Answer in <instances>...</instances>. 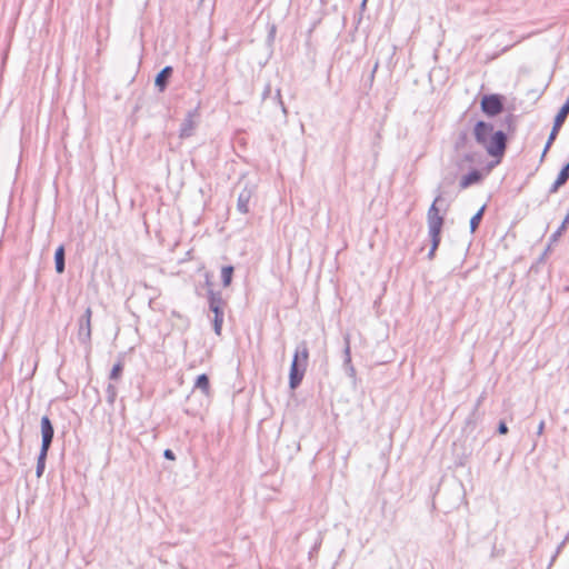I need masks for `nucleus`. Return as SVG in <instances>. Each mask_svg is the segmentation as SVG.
<instances>
[{
	"label": "nucleus",
	"mask_w": 569,
	"mask_h": 569,
	"mask_svg": "<svg viewBox=\"0 0 569 569\" xmlns=\"http://www.w3.org/2000/svg\"><path fill=\"white\" fill-rule=\"evenodd\" d=\"M345 342H346V346H345V350H343V355H345L343 365L347 368L349 376L353 377L356 375V370L351 362V351H350L349 338H346Z\"/></svg>",
	"instance_id": "obj_16"
},
{
	"label": "nucleus",
	"mask_w": 569,
	"mask_h": 569,
	"mask_svg": "<svg viewBox=\"0 0 569 569\" xmlns=\"http://www.w3.org/2000/svg\"><path fill=\"white\" fill-rule=\"evenodd\" d=\"M274 100H276V101H277V103L280 106V108H281V110H282L283 114H287V108H286V106H284V103H283V101H282V99H281V91H280V89H277V91H276V96H274Z\"/></svg>",
	"instance_id": "obj_26"
},
{
	"label": "nucleus",
	"mask_w": 569,
	"mask_h": 569,
	"mask_svg": "<svg viewBox=\"0 0 569 569\" xmlns=\"http://www.w3.org/2000/svg\"><path fill=\"white\" fill-rule=\"evenodd\" d=\"M569 114V97L555 117V122L563 124Z\"/></svg>",
	"instance_id": "obj_20"
},
{
	"label": "nucleus",
	"mask_w": 569,
	"mask_h": 569,
	"mask_svg": "<svg viewBox=\"0 0 569 569\" xmlns=\"http://www.w3.org/2000/svg\"><path fill=\"white\" fill-rule=\"evenodd\" d=\"M568 223H569V221L563 219V221L561 222L559 228L550 236L549 241L556 242L558 240V238L562 234V232L567 230Z\"/></svg>",
	"instance_id": "obj_24"
},
{
	"label": "nucleus",
	"mask_w": 569,
	"mask_h": 569,
	"mask_svg": "<svg viewBox=\"0 0 569 569\" xmlns=\"http://www.w3.org/2000/svg\"><path fill=\"white\" fill-rule=\"evenodd\" d=\"M91 318L92 309L87 307L82 316L78 319V332L77 338L80 345H82L89 352L91 350Z\"/></svg>",
	"instance_id": "obj_4"
},
{
	"label": "nucleus",
	"mask_w": 569,
	"mask_h": 569,
	"mask_svg": "<svg viewBox=\"0 0 569 569\" xmlns=\"http://www.w3.org/2000/svg\"><path fill=\"white\" fill-rule=\"evenodd\" d=\"M194 388L199 389L204 396H209L211 392V388L208 375H199L194 381Z\"/></svg>",
	"instance_id": "obj_15"
},
{
	"label": "nucleus",
	"mask_w": 569,
	"mask_h": 569,
	"mask_svg": "<svg viewBox=\"0 0 569 569\" xmlns=\"http://www.w3.org/2000/svg\"><path fill=\"white\" fill-rule=\"evenodd\" d=\"M54 266L57 273H63L66 269V250L62 244H60L54 252Z\"/></svg>",
	"instance_id": "obj_13"
},
{
	"label": "nucleus",
	"mask_w": 569,
	"mask_h": 569,
	"mask_svg": "<svg viewBox=\"0 0 569 569\" xmlns=\"http://www.w3.org/2000/svg\"><path fill=\"white\" fill-rule=\"evenodd\" d=\"M203 0H200V2H202Z\"/></svg>",
	"instance_id": "obj_38"
},
{
	"label": "nucleus",
	"mask_w": 569,
	"mask_h": 569,
	"mask_svg": "<svg viewBox=\"0 0 569 569\" xmlns=\"http://www.w3.org/2000/svg\"><path fill=\"white\" fill-rule=\"evenodd\" d=\"M48 452H49V450L40 449V452H39L38 459H37V467H36L37 478H41L44 472Z\"/></svg>",
	"instance_id": "obj_17"
},
{
	"label": "nucleus",
	"mask_w": 569,
	"mask_h": 569,
	"mask_svg": "<svg viewBox=\"0 0 569 569\" xmlns=\"http://www.w3.org/2000/svg\"><path fill=\"white\" fill-rule=\"evenodd\" d=\"M483 174L478 169H472L469 173L461 177L459 186L460 189H467L472 184H478L482 181Z\"/></svg>",
	"instance_id": "obj_11"
},
{
	"label": "nucleus",
	"mask_w": 569,
	"mask_h": 569,
	"mask_svg": "<svg viewBox=\"0 0 569 569\" xmlns=\"http://www.w3.org/2000/svg\"><path fill=\"white\" fill-rule=\"evenodd\" d=\"M122 371H123V361L122 359H119L112 367L111 371H110V375H109V379L110 380H118L121 375H122Z\"/></svg>",
	"instance_id": "obj_22"
},
{
	"label": "nucleus",
	"mask_w": 569,
	"mask_h": 569,
	"mask_svg": "<svg viewBox=\"0 0 569 569\" xmlns=\"http://www.w3.org/2000/svg\"><path fill=\"white\" fill-rule=\"evenodd\" d=\"M481 111L488 117H496L503 110V97L497 93L485 94L480 100Z\"/></svg>",
	"instance_id": "obj_5"
},
{
	"label": "nucleus",
	"mask_w": 569,
	"mask_h": 569,
	"mask_svg": "<svg viewBox=\"0 0 569 569\" xmlns=\"http://www.w3.org/2000/svg\"><path fill=\"white\" fill-rule=\"evenodd\" d=\"M271 96V84L270 83H267L264 86V89L262 91V100H266L267 98H269Z\"/></svg>",
	"instance_id": "obj_28"
},
{
	"label": "nucleus",
	"mask_w": 569,
	"mask_h": 569,
	"mask_svg": "<svg viewBox=\"0 0 569 569\" xmlns=\"http://www.w3.org/2000/svg\"><path fill=\"white\" fill-rule=\"evenodd\" d=\"M486 210V204H483L470 219V232L475 233L478 229Z\"/></svg>",
	"instance_id": "obj_19"
},
{
	"label": "nucleus",
	"mask_w": 569,
	"mask_h": 569,
	"mask_svg": "<svg viewBox=\"0 0 569 569\" xmlns=\"http://www.w3.org/2000/svg\"><path fill=\"white\" fill-rule=\"evenodd\" d=\"M551 146L552 144H549V139H548L547 142H546V146L543 148L542 154H541V159H540L541 161L543 160L545 156L547 154V152H548V150L550 149Z\"/></svg>",
	"instance_id": "obj_32"
},
{
	"label": "nucleus",
	"mask_w": 569,
	"mask_h": 569,
	"mask_svg": "<svg viewBox=\"0 0 569 569\" xmlns=\"http://www.w3.org/2000/svg\"><path fill=\"white\" fill-rule=\"evenodd\" d=\"M366 6H367V2H363V0L361 1V9L365 10L366 9Z\"/></svg>",
	"instance_id": "obj_36"
},
{
	"label": "nucleus",
	"mask_w": 569,
	"mask_h": 569,
	"mask_svg": "<svg viewBox=\"0 0 569 569\" xmlns=\"http://www.w3.org/2000/svg\"><path fill=\"white\" fill-rule=\"evenodd\" d=\"M198 117V109H194L192 111H189L183 119L180 130H179V137L181 139L189 138L193 134L194 128L197 126L194 118Z\"/></svg>",
	"instance_id": "obj_9"
},
{
	"label": "nucleus",
	"mask_w": 569,
	"mask_h": 569,
	"mask_svg": "<svg viewBox=\"0 0 569 569\" xmlns=\"http://www.w3.org/2000/svg\"><path fill=\"white\" fill-rule=\"evenodd\" d=\"M254 186H244V188L241 190V192L238 196L237 200V210L242 213L247 214L249 212V203L251 198L254 194Z\"/></svg>",
	"instance_id": "obj_8"
},
{
	"label": "nucleus",
	"mask_w": 569,
	"mask_h": 569,
	"mask_svg": "<svg viewBox=\"0 0 569 569\" xmlns=\"http://www.w3.org/2000/svg\"><path fill=\"white\" fill-rule=\"evenodd\" d=\"M470 143L469 133L467 130H461L458 132L455 142H453V149L455 151L459 152L463 149H466Z\"/></svg>",
	"instance_id": "obj_14"
},
{
	"label": "nucleus",
	"mask_w": 569,
	"mask_h": 569,
	"mask_svg": "<svg viewBox=\"0 0 569 569\" xmlns=\"http://www.w3.org/2000/svg\"><path fill=\"white\" fill-rule=\"evenodd\" d=\"M309 362V348L306 340L300 341L295 350L289 370V388L297 389L305 377Z\"/></svg>",
	"instance_id": "obj_2"
},
{
	"label": "nucleus",
	"mask_w": 569,
	"mask_h": 569,
	"mask_svg": "<svg viewBox=\"0 0 569 569\" xmlns=\"http://www.w3.org/2000/svg\"><path fill=\"white\" fill-rule=\"evenodd\" d=\"M163 457L168 460H176V455L171 449H166L163 451Z\"/></svg>",
	"instance_id": "obj_29"
},
{
	"label": "nucleus",
	"mask_w": 569,
	"mask_h": 569,
	"mask_svg": "<svg viewBox=\"0 0 569 569\" xmlns=\"http://www.w3.org/2000/svg\"><path fill=\"white\" fill-rule=\"evenodd\" d=\"M497 431L499 435H507L508 433V427L505 421H500L498 423Z\"/></svg>",
	"instance_id": "obj_27"
},
{
	"label": "nucleus",
	"mask_w": 569,
	"mask_h": 569,
	"mask_svg": "<svg viewBox=\"0 0 569 569\" xmlns=\"http://www.w3.org/2000/svg\"><path fill=\"white\" fill-rule=\"evenodd\" d=\"M462 160L472 163L475 161V154L472 152L465 153Z\"/></svg>",
	"instance_id": "obj_31"
},
{
	"label": "nucleus",
	"mask_w": 569,
	"mask_h": 569,
	"mask_svg": "<svg viewBox=\"0 0 569 569\" xmlns=\"http://www.w3.org/2000/svg\"><path fill=\"white\" fill-rule=\"evenodd\" d=\"M435 252H436V250H433V249H432V247H431V248H430V250H429V252H428V258H429L430 260H432V259H433V257H435Z\"/></svg>",
	"instance_id": "obj_34"
},
{
	"label": "nucleus",
	"mask_w": 569,
	"mask_h": 569,
	"mask_svg": "<svg viewBox=\"0 0 569 569\" xmlns=\"http://www.w3.org/2000/svg\"><path fill=\"white\" fill-rule=\"evenodd\" d=\"M368 0H363V2H367Z\"/></svg>",
	"instance_id": "obj_37"
},
{
	"label": "nucleus",
	"mask_w": 569,
	"mask_h": 569,
	"mask_svg": "<svg viewBox=\"0 0 569 569\" xmlns=\"http://www.w3.org/2000/svg\"><path fill=\"white\" fill-rule=\"evenodd\" d=\"M441 230H442V227L428 228V233H429V237L431 240V247L433 250H437L440 244Z\"/></svg>",
	"instance_id": "obj_18"
},
{
	"label": "nucleus",
	"mask_w": 569,
	"mask_h": 569,
	"mask_svg": "<svg viewBox=\"0 0 569 569\" xmlns=\"http://www.w3.org/2000/svg\"><path fill=\"white\" fill-rule=\"evenodd\" d=\"M516 128V116L509 113L503 118L499 130H495L491 122L478 120L473 127V137L490 157L500 159L507 149L508 134L513 133Z\"/></svg>",
	"instance_id": "obj_1"
},
{
	"label": "nucleus",
	"mask_w": 569,
	"mask_h": 569,
	"mask_svg": "<svg viewBox=\"0 0 569 569\" xmlns=\"http://www.w3.org/2000/svg\"><path fill=\"white\" fill-rule=\"evenodd\" d=\"M233 271H234V269H233L232 266H224V267H222V269H221V279H222L223 287L230 286V283L232 281Z\"/></svg>",
	"instance_id": "obj_21"
},
{
	"label": "nucleus",
	"mask_w": 569,
	"mask_h": 569,
	"mask_svg": "<svg viewBox=\"0 0 569 569\" xmlns=\"http://www.w3.org/2000/svg\"><path fill=\"white\" fill-rule=\"evenodd\" d=\"M41 447L40 449L50 450L53 436H54V428L53 425L48 416H43L41 418Z\"/></svg>",
	"instance_id": "obj_7"
},
{
	"label": "nucleus",
	"mask_w": 569,
	"mask_h": 569,
	"mask_svg": "<svg viewBox=\"0 0 569 569\" xmlns=\"http://www.w3.org/2000/svg\"><path fill=\"white\" fill-rule=\"evenodd\" d=\"M569 180V161L561 168L560 172L558 173L557 179L555 182L550 186L548 190V194L556 193L560 187L567 183Z\"/></svg>",
	"instance_id": "obj_12"
},
{
	"label": "nucleus",
	"mask_w": 569,
	"mask_h": 569,
	"mask_svg": "<svg viewBox=\"0 0 569 569\" xmlns=\"http://www.w3.org/2000/svg\"><path fill=\"white\" fill-rule=\"evenodd\" d=\"M441 200H442V193L438 192L433 202L431 203V206L429 207V209L427 211L428 228L443 226L445 218L440 214L439 208L437 207V203Z\"/></svg>",
	"instance_id": "obj_6"
},
{
	"label": "nucleus",
	"mask_w": 569,
	"mask_h": 569,
	"mask_svg": "<svg viewBox=\"0 0 569 569\" xmlns=\"http://www.w3.org/2000/svg\"><path fill=\"white\" fill-rule=\"evenodd\" d=\"M543 430H545V421L541 420L539 426H538V429H537V435L538 436L542 435Z\"/></svg>",
	"instance_id": "obj_33"
},
{
	"label": "nucleus",
	"mask_w": 569,
	"mask_h": 569,
	"mask_svg": "<svg viewBox=\"0 0 569 569\" xmlns=\"http://www.w3.org/2000/svg\"><path fill=\"white\" fill-rule=\"evenodd\" d=\"M206 284L209 287L208 289V305L210 311L213 312V330L214 333L220 336L222 330V323H223V305L224 301L222 299V295L220 291H214L211 289V281L209 279V274L206 276Z\"/></svg>",
	"instance_id": "obj_3"
},
{
	"label": "nucleus",
	"mask_w": 569,
	"mask_h": 569,
	"mask_svg": "<svg viewBox=\"0 0 569 569\" xmlns=\"http://www.w3.org/2000/svg\"><path fill=\"white\" fill-rule=\"evenodd\" d=\"M274 32H276V27H274V26H272V27H271V30H270V36H273V34H274Z\"/></svg>",
	"instance_id": "obj_35"
},
{
	"label": "nucleus",
	"mask_w": 569,
	"mask_h": 569,
	"mask_svg": "<svg viewBox=\"0 0 569 569\" xmlns=\"http://www.w3.org/2000/svg\"><path fill=\"white\" fill-rule=\"evenodd\" d=\"M117 395H118L117 387L112 383H109L106 389V397H107V402L110 406L114 405Z\"/></svg>",
	"instance_id": "obj_23"
},
{
	"label": "nucleus",
	"mask_w": 569,
	"mask_h": 569,
	"mask_svg": "<svg viewBox=\"0 0 569 569\" xmlns=\"http://www.w3.org/2000/svg\"><path fill=\"white\" fill-rule=\"evenodd\" d=\"M561 127H562V124H560V123L557 124V122L553 121V126H552L551 132H550V134L548 137L549 144L553 143V141L556 140V138H557Z\"/></svg>",
	"instance_id": "obj_25"
},
{
	"label": "nucleus",
	"mask_w": 569,
	"mask_h": 569,
	"mask_svg": "<svg viewBox=\"0 0 569 569\" xmlns=\"http://www.w3.org/2000/svg\"><path fill=\"white\" fill-rule=\"evenodd\" d=\"M486 391H482V393L479 396V398L477 399L476 403H475V410H477L481 403L483 402V400L486 399Z\"/></svg>",
	"instance_id": "obj_30"
},
{
	"label": "nucleus",
	"mask_w": 569,
	"mask_h": 569,
	"mask_svg": "<svg viewBox=\"0 0 569 569\" xmlns=\"http://www.w3.org/2000/svg\"><path fill=\"white\" fill-rule=\"evenodd\" d=\"M172 73L173 69L171 66H166L157 73L154 79V86L159 92H163L167 89Z\"/></svg>",
	"instance_id": "obj_10"
}]
</instances>
